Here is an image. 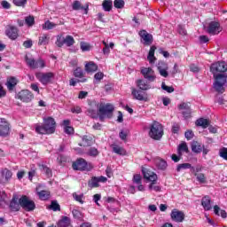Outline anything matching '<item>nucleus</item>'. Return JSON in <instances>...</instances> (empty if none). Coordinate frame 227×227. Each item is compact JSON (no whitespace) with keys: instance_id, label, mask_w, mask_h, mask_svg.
<instances>
[{"instance_id":"nucleus-62","label":"nucleus","mask_w":227,"mask_h":227,"mask_svg":"<svg viewBox=\"0 0 227 227\" xmlns=\"http://www.w3.org/2000/svg\"><path fill=\"white\" fill-rule=\"evenodd\" d=\"M179 131H180V125L178 123H174L172 126V133L178 134Z\"/></svg>"},{"instance_id":"nucleus-44","label":"nucleus","mask_w":227,"mask_h":227,"mask_svg":"<svg viewBox=\"0 0 227 227\" xmlns=\"http://www.w3.org/2000/svg\"><path fill=\"white\" fill-rule=\"evenodd\" d=\"M192 165L191 163H181L178 164L176 167L177 173H180L183 169H191L192 170Z\"/></svg>"},{"instance_id":"nucleus-27","label":"nucleus","mask_w":227,"mask_h":227,"mask_svg":"<svg viewBox=\"0 0 227 227\" xmlns=\"http://www.w3.org/2000/svg\"><path fill=\"white\" fill-rule=\"evenodd\" d=\"M201 206L207 212L212 208V199H210V196L206 195L202 198Z\"/></svg>"},{"instance_id":"nucleus-48","label":"nucleus","mask_w":227,"mask_h":227,"mask_svg":"<svg viewBox=\"0 0 227 227\" xmlns=\"http://www.w3.org/2000/svg\"><path fill=\"white\" fill-rule=\"evenodd\" d=\"M80 49L82 51V52H88L91 51V45L88 43L82 42L80 43Z\"/></svg>"},{"instance_id":"nucleus-28","label":"nucleus","mask_w":227,"mask_h":227,"mask_svg":"<svg viewBox=\"0 0 227 227\" xmlns=\"http://www.w3.org/2000/svg\"><path fill=\"white\" fill-rule=\"evenodd\" d=\"M155 51H157V47L155 45H153L150 47V50L147 55V59L150 65H153V63L157 61V58L155 57Z\"/></svg>"},{"instance_id":"nucleus-23","label":"nucleus","mask_w":227,"mask_h":227,"mask_svg":"<svg viewBox=\"0 0 227 227\" xmlns=\"http://www.w3.org/2000/svg\"><path fill=\"white\" fill-rule=\"evenodd\" d=\"M74 75L77 79V82H87L88 79L84 77V71L81 67H76L74 71Z\"/></svg>"},{"instance_id":"nucleus-2","label":"nucleus","mask_w":227,"mask_h":227,"mask_svg":"<svg viewBox=\"0 0 227 227\" xmlns=\"http://www.w3.org/2000/svg\"><path fill=\"white\" fill-rule=\"evenodd\" d=\"M137 88H131V95L136 98V100H139L140 102H148V97L144 96L141 91H148V90H151V86L148 83V82L138 79L136 81Z\"/></svg>"},{"instance_id":"nucleus-4","label":"nucleus","mask_w":227,"mask_h":227,"mask_svg":"<svg viewBox=\"0 0 227 227\" xmlns=\"http://www.w3.org/2000/svg\"><path fill=\"white\" fill-rule=\"evenodd\" d=\"M163 136L164 128L162 127V124L154 121L150 126L149 137L152 139H154V141H160V139H162Z\"/></svg>"},{"instance_id":"nucleus-25","label":"nucleus","mask_w":227,"mask_h":227,"mask_svg":"<svg viewBox=\"0 0 227 227\" xmlns=\"http://www.w3.org/2000/svg\"><path fill=\"white\" fill-rule=\"evenodd\" d=\"M6 35L11 40H17L19 38V29L16 27H10L6 30Z\"/></svg>"},{"instance_id":"nucleus-37","label":"nucleus","mask_w":227,"mask_h":227,"mask_svg":"<svg viewBox=\"0 0 227 227\" xmlns=\"http://www.w3.org/2000/svg\"><path fill=\"white\" fill-rule=\"evenodd\" d=\"M48 208L49 210H53V212H61V206H59L58 200H52Z\"/></svg>"},{"instance_id":"nucleus-20","label":"nucleus","mask_w":227,"mask_h":227,"mask_svg":"<svg viewBox=\"0 0 227 227\" xmlns=\"http://www.w3.org/2000/svg\"><path fill=\"white\" fill-rule=\"evenodd\" d=\"M95 145V138L89 135H84L82 137V143H78V146L91 147Z\"/></svg>"},{"instance_id":"nucleus-17","label":"nucleus","mask_w":227,"mask_h":227,"mask_svg":"<svg viewBox=\"0 0 227 227\" xmlns=\"http://www.w3.org/2000/svg\"><path fill=\"white\" fill-rule=\"evenodd\" d=\"M207 31L209 35H219L223 31V28H221V24L218 21H211L208 24Z\"/></svg>"},{"instance_id":"nucleus-42","label":"nucleus","mask_w":227,"mask_h":227,"mask_svg":"<svg viewBox=\"0 0 227 227\" xmlns=\"http://www.w3.org/2000/svg\"><path fill=\"white\" fill-rule=\"evenodd\" d=\"M36 171V166H35V164L30 165V171H28V180H30V182H33V178H35Z\"/></svg>"},{"instance_id":"nucleus-10","label":"nucleus","mask_w":227,"mask_h":227,"mask_svg":"<svg viewBox=\"0 0 227 227\" xmlns=\"http://www.w3.org/2000/svg\"><path fill=\"white\" fill-rule=\"evenodd\" d=\"M138 36H140V42L145 47H150L153 43V35L145 29H142L138 32Z\"/></svg>"},{"instance_id":"nucleus-11","label":"nucleus","mask_w":227,"mask_h":227,"mask_svg":"<svg viewBox=\"0 0 227 227\" xmlns=\"http://www.w3.org/2000/svg\"><path fill=\"white\" fill-rule=\"evenodd\" d=\"M142 173L144 175V178H145V180H148L149 182H151L150 185H149V189L150 191H152V189H153V187L155 186V184H157V174H155V172H152L146 168L142 169Z\"/></svg>"},{"instance_id":"nucleus-26","label":"nucleus","mask_w":227,"mask_h":227,"mask_svg":"<svg viewBox=\"0 0 227 227\" xmlns=\"http://www.w3.org/2000/svg\"><path fill=\"white\" fill-rule=\"evenodd\" d=\"M39 170L45 174L48 178H52V169L43 163H37Z\"/></svg>"},{"instance_id":"nucleus-49","label":"nucleus","mask_w":227,"mask_h":227,"mask_svg":"<svg viewBox=\"0 0 227 227\" xmlns=\"http://www.w3.org/2000/svg\"><path fill=\"white\" fill-rule=\"evenodd\" d=\"M157 69L159 70H164V69H169V67H168V63L164 62V60H160L157 64Z\"/></svg>"},{"instance_id":"nucleus-51","label":"nucleus","mask_w":227,"mask_h":227,"mask_svg":"<svg viewBox=\"0 0 227 227\" xmlns=\"http://www.w3.org/2000/svg\"><path fill=\"white\" fill-rule=\"evenodd\" d=\"M56 26H57L56 23H53V22H51V21L48 20L43 26V29H47V30L54 29V27H56Z\"/></svg>"},{"instance_id":"nucleus-63","label":"nucleus","mask_w":227,"mask_h":227,"mask_svg":"<svg viewBox=\"0 0 227 227\" xmlns=\"http://www.w3.org/2000/svg\"><path fill=\"white\" fill-rule=\"evenodd\" d=\"M73 214V217H74V219H81V211L77 210V209H74L72 211Z\"/></svg>"},{"instance_id":"nucleus-59","label":"nucleus","mask_w":227,"mask_h":227,"mask_svg":"<svg viewBox=\"0 0 227 227\" xmlns=\"http://www.w3.org/2000/svg\"><path fill=\"white\" fill-rule=\"evenodd\" d=\"M64 132L65 134H68V136H72V134H74V127H71V126L65 127Z\"/></svg>"},{"instance_id":"nucleus-13","label":"nucleus","mask_w":227,"mask_h":227,"mask_svg":"<svg viewBox=\"0 0 227 227\" xmlns=\"http://www.w3.org/2000/svg\"><path fill=\"white\" fill-rule=\"evenodd\" d=\"M140 74H142L144 79L149 81V82H154L157 76L155 75V71L152 67H142Z\"/></svg>"},{"instance_id":"nucleus-6","label":"nucleus","mask_w":227,"mask_h":227,"mask_svg":"<svg viewBox=\"0 0 227 227\" xmlns=\"http://www.w3.org/2000/svg\"><path fill=\"white\" fill-rule=\"evenodd\" d=\"M20 205L26 212H33L36 208L35 201L29 200V197L26 195H22L20 198Z\"/></svg>"},{"instance_id":"nucleus-57","label":"nucleus","mask_w":227,"mask_h":227,"mask_svg":"<svg viewBox=\"0 0 227 227\" xmlns=\"http://www.w3.org/2000/svg\"><path fill=\"white\" fill-rule=\"evenodd\" d=\"M219 155L220 157H222V159H223L224 160H227V148L223 147L220 149Z\"/></svg>"},{"instance_id":"nucleus-50","label":"nucleus","mask_w":227,"mask_h":227,"mask_svg":"<svg viewBox=\"0 0 227 227\" xmlns=\"http://www.w3.org/2000/svg\"><path fill=\"white\" fill-rule=\"evenodd\" d=\"M195 176L197 177V180L200 182V184H207V177L205 176V174L199 173L195 175Z\"/></svg>"},{"instance_id":"nucleus-34","label":"nucleus","mask_w":227,"mask_h":227,"mask_svg":"<svg viewBox=\"0 0 227 227\" xmlns=\"http://www.w3.org/2000/svg\"><path fill=\"white\" fill-rule=\"evenodd\" d=\"M182 152L189 153V147L187 146V143L185 142L181 143L177 147V155L182 157Z\"/></svg>"},{"instance_id":"nucleus-29","label":"nucleus","mask_w":227,"mask_h":227,"mask_svg":"<svg viewBox=\"0 0 227 227\" xmlns=\"http://www.w3.org/2000/svg\"><path fill=\"white\" fill-rule=\"evenodd\" d=\"M98 70V66L95 64L93 61H89L85 64V72L87 74H94V72H97Z\"/></svg>"},{"instance_id":"nucleus-35","label":"nucleus","mask_w":227,"mask_h":227,"mask_svg":"<svg viewBox=\"0 0 227 227\" xmlns=\"http://www.w3.org/2000/svg\"><path fill=\"white\" fill-rule=\"evenodd\" d=\"M214 213L215 215H221L223 219H226L227 217L226 210H221V207H219L217 205L214 206Z\"/></svg>"},{"instance_id":"nucleus-61","label":"nucleus","mask_w":227,"mask_h":227,"mask_svg":"<svg viewBox=\"0 0 227 227\" xmlns=\"http://www.w3.org/2000/svg\"><path fill=\"white\" fill-rule=\"evenodd\" d=\"M141 180H142V177H141V175L139 174H137L133 176V182L134 184H141Z\"/></svg>"},{"instance_id":"nucleus-14","label":"nucleus","mask_w":227,"mask_h":227,"mask_svg":"<svg viewBox=\"0 0 227 227\" xmlns=\"http://www.w3.org/2000/svg\"><path fill=\"white\" fill-rule=\"evenodd\" d=\"M106 182H107V177L104 176H92L88 182V187H90V189H96L97 187H100L99 183L106 184Z\"/></svg>"},{"instance_id":"nucleus-3","label":"nucleus","mask_w":227,"mask_h":227,"mask_svg":"<svg viewBox=\"0 0 227 227\" xmlns=\"http://www.w3.org/2000/svg\"><path fill=\"white\" fill-rule=\"evenodd\" d=\"M36 134L51 135L56 132V120L52 117L43 119V124L35 126Z\"/></svg>"},{"instance_id":"nucleus-38","label":"nucleus","mask_w":227,"mask_h":227,"mask_svg":"<svg viewBox=\"0 0 227 227\" xmlns=\"http://www.w3.org/2000/svg\"><path fill=\"white\" fill-rule=\"evenodd\" d=\"M86 153L87 155H89V157H98L100 152H98V149L97 147H90L87 150Z\"/></svg>"},{"instance_id":"nucleus-31","label":"nucleus","mask_w":227,"mask_h":227,"mask_svg":"<svg viewBox=\"0 0 227 227\" xmlns=\"http://www.w3.org/2000/svg\"><path fill=\"white\" fill-rule=\"evenodd\" d=\"M197 127H201L202 129H207L208 125H210V121L205 118H200L195 121Z\"/></svg>"},{"instance_id":"nucleus-39","label":"nucleus","mask_w":227,"mask_h":227,"mask_svg":"<svg viewBox=\"0 0 227 227\" xmlns=\"http://www.w3.org/2000/svg\"><path fill=\"white\" fill-rule=\"evenodd\" d=\"M156 166L158 169L165 171V169H168V161L163 159H160L157 161Z\"/></svg>"},{"instance_id":"nucleus-33","label":"nucleus","mask_w":227,"mask_h":227,"mask_svg":"<svg viewBox=\"0 0 227 227\" xmlns=\"http://www.w3.org/2000/svg\"><path fill=\"white\" fill-rule=\"evenodd\" d=\"M58 227H72V223L68 216H63L59 222Z\"/></svg>"},{"instance_id":"nucleus-43","label":"nucleus","mask_w":227,"mask_h":227,"mask_svg":"<svg viewBox=\"0 0 227 227\" xmlns=\"http://www.w3.org/2000/svg\"><path fill=\"white\" fill-rule=\"evenodd\" d=\"M50 37L47 34H43L39 36L38 45H47L49 43Z\"/></svg>"},{"instance_id":"nucleus-41","label":"nucleus","mask_w":227,"mask_h":227,"mask_svg":"<svg viewBox=\"0 0 227 227\" xmlns=\"http://www.w3.org/2000/svg\"><path fill=\"white\" fill-rule=\"evenodd\" d=\"M74 43H75V39H74V36L67 35L64 37V44L67 45V47H72Z\"/></svg>"},{"instance_id":"nucleus-9","label":"nucleus","mask_w":227,"mask_h":227,"mask_svg":"<svg viewBox=\"0 0 227 227\" xmlns=\"http://www.w3.org/2000/svg\"><path fill=\"white\" fill-rule=\"evenodd\" d=\"M72 168L74 171H90V164L84 158H78L75 161L73 162Z\"/></svg>"},{"instance_id":"nucleus-55","label":"nucleus","mask_w":227,"mask_h":227,"mask_svg":"<svg viewBox=\"0 0 227 227\" xmlns=\"http://www.w3.org/2000/svg\"><path fill=\"white\" fill-rule=\"evenodd\" d=\"M203 170V167L201 165H197L196 167H192V173H193L195 176L199 175L198 173L201 172Z\"/></svg>"},{"instance_id":"nucleus-21","label":"nucleus","mask_w":227,"mask_h":227,"mask_svg":"<svg viewBox=\"0 0 227 227\" xmlns=\"http://www.w3.org/2000/svg\"><path fill=\"white\" fill-rule=\"evenodd\" d=\"M40 187H42V184H39L36 188V193L37 196L39 197V200L42 201H47L51 198V192L49 190H41Z\"/></svg>"},{"instance_id":"nucleus-19","label":"nucleus","mask_w":227,"mask_h":227,"mask_svg":"<svg viewBox=\"0 0 227 227\" xmlns=\"http://www.w3.org/2000/svg\"><path fill=\"white\" fill-rule=\"evenodd\" d=\"M13 173L8 168H4L1 171L0 184H8L12 180Z\"/></svg>"},{"instance_id":"nucleus-47","label":"nucleus","mask_w":227,"mask_h":227,"mask_svg":"<svg viewBox=\"0 0 227 227\" xmlns=\"http://www.w3.org/2000/svg\"><path fill=\"white\" fill-rule=\"evenodd\" d=\"M114 8H117V10H121L122 8H125V1L114 0Z\"/></svg>"},{"instance_id":"nucleus-12","label":"nucleus","mask_w":227,"mask_h":227,"mask_svg":"<svg viewBox=\"0 0 227 227\" xmlns=\"http://www.w3.org/2000/svg\"><path fill=\"white\" fill-rule=\"evenodd\" d=\"M12 127L10 122L4 118L0 119V137H8L10 136V130Z\"/></svg>"},{"instance_id":"nucleus-56","label":"nucleus","mask_w":227,"mask_h":227,"mask_svg":"<svg viewBox=\"0 0 227 227\" xmlns=\"http://www.w3.org/2000/svg\"><path fill=\"white\" fill-rule=\"evenodd\" d=\"M184 137L187 139V141H191V139L194 137V132H192L191 129L186 130L184 133Z\"/></svg>"},{"instance_id":"nucleus-36","label":"nucleus","mask_w":227,"mask_h":227,"mask_svg":"<svg viewBox=\"0 0 227 227\" xmlns=\"http://www.w3.org/2000/svg\"><path fill=\"white\" fill-rule=\"evenodd\" d=\"M102 6L104 12H111L113 10V0H104Z\"/></svg>"},{"instance_id":"nucleus-58","label":"nucleus","mask_w":227,"mask_h":227,"mask_svg":"<svg viewBox=\"0 0 227 227\" xmlns=\"http://www.w3.org/2000/svg\"><path fill=\"white\" fill-rule=\"evenodd\" d=\"M94 79L98 82H100L104 79V73H102V72L96 73L94 75Z\"/></svg>"},{"instance_id":"nucleus-46","label":"nucleus","mask_w":227,"mask_h":227,"mask_svg":"<svg viewBox=\"0 0 227 227\" xmlns=\"http://www.w3.org/2000/svg\"><path fill=\"white\" fill-rule=\"evenodd\" d=\"M177 109L179 111H188L191 109V103L190 102H184L178 105Z\"/></svg>"},{"instance_id":"nucleus-52","label":"nucleus","mask_w":227,"mask_h":227,"mask_svg":"<svg viewBox=\"0 0 227 227\" xmlns=\"http://www.w3.org/2000/svg\"><path fill=\"white\" fill-rule=\"evenodd\" d=\"M55 43L57 47H63V45L65 44V37H63V35H58Z\"/></svg>"},{"instance_id":"nucleus-64","label":"nucleus","mask_w":227,"mask_h":227,"mask_svg":"<svg viewBox=\"0 0 227 227\" xmlns=\"http://www.w3.org/2000/svg\"><path fill=\"white\" fill-rule=\"evenodd\" d=\"M168 69H160L158 70L160 75H161V77H168L169 75V73H168Z\"/></svg>"},{"instance_id":"nucleus-54","label":"nucleus","mask_w":227,"mask_h":227,"mask_svg":"<svg viewBox=\"0 0 227 227\" xmlns=\"http://www.w3.org/2000/svg\"><path fill=\"white\" fill-rule=\"evenodd\" d=\"M27 3V0H13V4H15V6H21L22 8L26 6Z\"/></svg>"},{"instance_id":"nucleus-16","label":"nucleus","mask_w":227,"mask_h":227,"mask_svg":"<svg viewBox=\"0 0 227 227\" xmlns=\"http://www.w3.org/2000/svg\"><path fill=\"white\" fill-rule=\"evenodd\" d=\"M35 77L36 79H38V81L42 83V84H49V82H51V80L52 79V77H54V74L53 73H37L35 74Z\"/></svg>"},{"instance_id":"nucleus-32","label":"nucleus","mask_w":227,"mask_h":227,"mask_svg":"<svg viewBox=\"0 0 227 227\" xmlns=\"http://www.w3.org/2000/svg\"><path fill=\"white\" fill-rule=\"evenodd\" d=\"M90 6L89 5H86L85 7L82 6L81 4V2L79 1H74L73 3V10H75V11H79V10H84L85 12V15H88V10H89Z\"/></svg>"},{"instance_id":"nucleus-30","label":"nucleus","mask_w":227,"mask_h":227,"mask_svg":"<svg viewBox=\"0 0 227 227\" xmlns=\"http://www.w3.org/2000/svg\"><path fill=\"white\" fill-rule=\"evenodd\" d=\"M192 151L194 153H201V152H203V146H201V144H200V142L193 140L192 142Z\"/></svg>"},{"instance_id":"nucleus-15","label":"nucleus","mask_w":227,"mask_h":227,"mask_svg":"<svg viewBox=\"0 0 227 227\" xmlns=\"http://www.w3.org/2000/svg\"><path fill=\"white\" fill-rule=\"evenodd\" d=\"M18 98L21 100V102L29 103L35 98V95L30 90H23L18 93Z\"/></svg>"},{"instance_id":"nucleus-7","label":"nucleus","mask_w":227,"mask_h":227,"mask_svg":"<svg viewBox=\"0 0 227 227\" xmlns=\"http://www.w3.org/2000/svg\"><path fill=\"white\" fill-rule=\"evenodd\" d=\"M25 61L32 70H36L38 68H45V61L42 59H38L37 60L33 58H28L27 55L25 56Z\"/></svg>"},{"instance_id":"nucleus-5","label":"nucleus","mask_w":227,"mask_h":227,"mask_svg":"<svg viewBox=\"0 0 227 227\" xmlns=\"http://www.w3.org/2000/svg\"><path fill=\"white\" fill-rule=\"evenodd\" d=\"M210 72L213 74V77L224 74V72H227V63L224 61L213 63L210 66Z\"/></svg>"},{"instance_id":"nucleus-60","label":"nucleus","mask_w":227,"mask_h":227,"mask_svg":"<svg viewBox=\"0 0 227 227\" xmlns=\"http://www.w3.org/2000/svg\"><path fill=\"white\" fill-rule=\"evenodd\" d=\"M192 114V111L190 110H184L182 112V114L185 120H188V118H191V114Z\"/></svg>"},{"instance_id":"nucleus-45","label":"nucleus","mask_w":227,"mask_h":227,"mask_svg":"<svg viewBox=\"0 0 227 227\" xmlns=\"http://www.w3.org/2000/svg\"><path fill=\"white\" fill-rule=\"evenodd\" d=\"M25 24L28 26V27L35 26V16H27L25 18Z\"/></svg>"},{"instance_id":"nucleus-22","label":"nucleus","mask_w":227,"mask_h":227,"mask_svg":"<svg viewBox=\"0 0 227 227\" xmlns=\"http://www.w3.org/2000/svg\"><path fill=\"white\" fill-rule=\"evenodd\" d=\"M20 82V80L15 76H9L7 78V82L5 83V86L7 87V90L9 91H13L15 90V87Z\"/></svg>"},{"instance_id":"nucleus-24","label":"nucleus","mask_w":227,"mask_h":227,"mask_svg":"<svg viewBox=\"0 0 227 227\" xmlns=\"http://www.w3.org/2000/svg\"><path fill=\"white\" fill-rule=\"evenodd\" d=\"M9 207L12 212H19V210H20V199H19V197L12 198Z\"/></svg>"},{"instance_id":"nucleus-53","label":"nucleus","mask_w":227,"mask_h":227,"mask_svg":"<svg viewBox=\"0 0 227 227\" xmlns=\"http://www.w3.org/2000/svg\"><path fill=\"white\" fill-rule=\"evenodd\" d=\"M161 90H164L167 93H173V91H175V88H173V86H168L164 82L161 84Z\"/></svg>"},{"instance_id":"nucleus-8","label":"nucleus","mask_w":227,"mask_h":227,"mask_svg":"<svg viewBox=\"0 0 227 227\" xmlns=\"http://www.w3.org/2000/svg\"><path fill=\"white\" fill-rule=\"evenodd\" d=\"M214 82H213V90L216 91L219 95H223L226 89L224 88V82L223 81V74H218L214 76Z\"/></svg>"},{"instance_id":"nucleus-40","label":"nucleus","mask_w":227,"mask_h":227,"mask_svg":"<svg viewBox=\"0 0 227 227\" xmlns=\"http://www.w3.org/2000/svg\"><path fill=\"white\" fill-rule=\"evenodd\" d=\"M113 152L114 153H117V155H127V151L120 145H114L113 147Z\"/></svg>"},{"instance_id":"nucleus-18","label":"nucleus","mask_w":227,"mask_h":227,"mask_svg":"<svg viewBox=\"0 0 227 227\" xmlns=\"http://www.w3.org/2000/svg\"><path fill=\"white\" fill-rule=\"evenodd\" d=\"M170 217L172 221H175V223H184V220L185 219V214L178 209H173L171 211Z\"/></svg>"},{"instance_id":"nucleus-1","label":"nucleus","mask_w":227,"mask_h":227,"mask_svg":"<svg viewBox=\"0 0 227 227\" xmlns=\"http://www.w3.org/2000/svg\"><path fill=\"white\" fill-rule=\"evenodd\" d=\"M89 106H90L87 113L90 118H98V113H99V120H104V116H106V118H113V113H114V106L111 103L104 104L101 103L98 106V103L97 101H90L89 102Z\"/></svg>"}]
</instances>
